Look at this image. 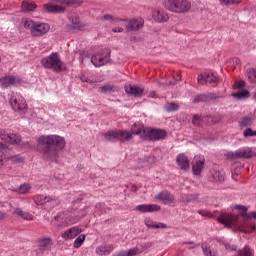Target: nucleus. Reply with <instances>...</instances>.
Returning <instances> with one entry per match:
<instances>
[{"mask_svg": "<svg viewBox=\"0 0 256 256\" xmlns=\"http://www.w3.org/2000/svg\"><path fill=\"white\" fill-rule=\"evenodd\" d=\"M9 151V147L7 145L0 143V161H3V155Z\"/></svg>", "mask_w": 256, "mask_h": 256, "instance_id": "43", "label": "nucleus"}, {"mask_svg": "<svg viewBox=\"0 0 256 256\" xmlns=\"http://www.w3.org/2000/svg\"><path fill=\"white\" fill-rule=\"evenodd\" d=\"M247 75L251 83H256V68L249 69Z\"/></svg>", "mask_w": 256, "mask_h": 256, "instance_id": "36", "label": "nucleus"}, {"mask_svg": "<svg viewBox=\"0 0 256 256\" xmlns=\"http://www.w3.org/2000/svg\"><path fill=\"white\" fill-rule=\"evenodd\" d=\"M133 134L127 130L118 131V141H131Z\"/></svg>", "mask_w": 256, "mask_h": 256, "instance_id": "28", "label": "nucleus"}, {"mask_svg": "<svg viewBox=\"0 0 256 256\" xmlns=\"http://www.w3.org/2000/svg\"><path fill=\"white\" fill-rule=\"evenodd\" d=\"M256 152L251 147H242L235 152L230 151L225 154L227 159H251V157H255Z\"/></svg>", "mask_w": 256, "mask_h": 256, "instance_id": "7", "label": "nucleus"}, {"mask_svg": "<svg viewBox=\"0 0 256 256\" xmlns=\"http://www.w3.org/2000/svg\"><path fill=\"white\" fill-rule=\"evenodd\" d=\"M22 25L25 29L30 31L32 37H43V35L49 33V29H51L48 23L35 22L31 18H22Z\"/></svg>", "mask_w": 256, "mask_h": 256, "instance_id": "2", "label": "nucleus"}, {"mask_svg": "<svg viewBox=\"0 0 256 256\" xmlns=\"http://www.w3.org/2000/svg\"><path fill=\"white\" fill-rule=\"evenodd\" d=\"M60 219H62V225L67 227V225H75V223H78L80 217L65 216V214H59L58 216H55V221H59Z\"/></svg>", "mask_w": 256, "mask_h": 256, "instance_id": "15", "label": "nucleus"}, {"mask_svg": "<svg viewBox=\"0 0 256 256\" xmlns=\"http://www.w3.org/2000/svg\"><path fill=\"white\" fill-rule=\"evenodd\" d=\"M212 175V179L214 181H218L219 183H221L222 181H225V173L223 171H219L217 169H214L211 172Z\"/></svg>", "mask_w": 256, "mask_h": 256, "instance_id": "29", "label": "nucleus"}, {"mask_svg": "<svg viewBox=\"0 0 256 256\" xmlns=\"http://www.w3.org/2000/svg\"><path fill=\"white\" fill-rule=\"evenodd\" d=\"M77 0H57L56 2H50L43 5L46 13H63L65 11V5H76Z\"/></svg>", "mask_w": 256, "mask_h": 256, "instance_id": "6", "label": "nucleus"}, {"mask_svg": "<svg viewBox=\"0 0 256 256\" xmlns=\"http://www.w3.org/2000/svg\"><path fill=\"white\" fill-rule=\"evenodd\" d=\"M103 207H104L103 203L96 204L95 213H97L98 215H101V213H104Z\"/></svg>", "mask_w": 256, "mask_h": 256, "instance_id": "48", "label": "nucleus"}, {"mask_svg": "<svg viewBox=\"0 0 256 256\" xmlns=\"http://www.w3.org/2000/svg\"><path fill=\"white\" fill-rule=\"evenodd\" d=\"M0 138L6 143L11 145H19L21 143V137L17 133L9 132L6 133L4 130L0 131Z\"/></svg>", "mask_w": 256, "mask_h": 256, "instance_id": "10", "label": "nucleus"}, {"mask_svg": "<svg viewBox=\"0 0 256 256\" xmlns=\"http://www.w3.org/2000/svg\"><path fill=\"white\" fill-rule=\"evenodd\" d=\"M70 21H72V24L74 25L75 29H79V17L77 15L72 14L69 17Z\"/></svg>", "mask_w": 256, "mask_h": 256, "instance_id": "42", "label": "nucleus"}, {"mask_svg": "<svg viewBox=\"0 0 256 256\" xmlns=\"http://www.w3.org/2000/svg\"><path fill=\"white\" fill-rule=\"evenodd\" d=\"M144 129L146 128L142 124L135 123L132 125L130 133H132V135H140L141 137Z\"/></svg>", "mask_w": 256, "mask_h": 256, "instance_id": "31", "label": "nucleus"}, {"mask_svg": "<svg viewBox=\"0 0 256 256\" xmlns=\"http://www.w3.org/2000/svg\"><path fill=\"white\" fill-rule=\"evenodd\" d=\"M111 60V56L109 52H99L91 57V63L94 67H103V65H107Z\"/></svg>", "mask_w": 256, "mask_h": 256, "instance_id": "9", "label": "nucleus"}, {"mask_svg": "<svg viewBox=\"0 0 256 256\" xmlns=\"http://www.w3.org/2000/svg\"><path fill=\"white\" fill-rule=\"evenodd\" d=\"M111 89V87L109 86H103L100 88V91H102V93H107V91H109Z\"/></svg>", "mask_w": 256, "mask_h": 256, "instance_id": "53", "label": "nucleus"}, {"mask_svg": "<svg viewBox=\"0 0 256 256\" xmlns=\"http://www.w3.org/2000/svg\"><path fill=\"white\" fill-rule=\"evenodd\" d=\"M161 206L157 204H141L136 206V211H140V213H153L155 211H159Z\"/></svg>", "mask_w": 256, "mask_h": 256, "instance_id": "18", "label": "nucleus"}, {"mask_svg": "<svg viewBox=\"0 0 256 256\" xmlns=\"http://www.w3.org/2000/svg\"><path fill=\"white\" fill-rule=\"evenodd\" d=\"M11 160L12 161H16L18 163H21V161H23V159L21 157H19V156H12Z\"/></svg>", "mask_w": 256, "mask_h": 256, "instance_id": "52", "label": "nucleus"}, {"mask_svg": "<svg viewBox=\"0 0 256 256\" xmlns=\"http://www.w3.org/2000/svg\"><path fill=\"white\" fill-rule=\"evenodd\" d=\"M51 245H53L51 238L41 239L39 241L38 248L36 249V254L43 255V253H46V251H49V249H51Z\"/></svg>", "mask_w": 256, "mask_h": 256, "instance_id": "14", "label": "nucleus"}, {"mask_svg": "<svg viewBox=\"0 0 256 256\" xmlns=\"http://www.w3.org/2000/svg\"><path fill=\"white\" fill-rule=\"evenodd\" d=\"M112 256H127V250L115 252Z\"/></svg>", "mask_w": 256, "mask_h": 256, "instance_id": "50", "label": "nucleus"}, {"mask_svg": "<svg viewBox=\"0 0 256 256\" xmlns=\"http://www.w3.org/2000/svg\"><path fill=\"white\" fill-rule=\"evenodd\" d=\"M39 147H43L41 154L43 159L57 163L59 161V152L65 149V138L59 135H42L38 138Z\"/></svg>", "mask_w": 256, "mask_h": 256, "instance_id": "1", "label": "nucleus"}, {"mask_svg": "<svg viewBox=\"0 0 256 256\" xmlns=\"http://www.w3.org/2000/svg\"><path fill=\"white\" fill-rule=\"evenodd\" d=\"M156 95H157V93L151 92V93L149 94V97H151L152 99H154V97H156Z\"/></svg>", "mask_w": 256, "mask_h": 256, "instance_id": "57", "label": "nucleus"}, {"mask_svg": "<svg viewBox=\"0 0 256 256\" xmlns=\"http://www.w3.org/2000/svg\"><path fill=\"white\" fill-rule=\"evenodd\" d=\"M225 248H226V249H231L232 251H235V249H236L235 246H232V247H231V245H229V244H225Z\"/></svg>", "mask_w": 256, "mask_h": 256, "instance_id": "55", "label": "nucleus"}, {"mask_svg": "<svg viewBox=\"0 0 256 256\" xmlns=\"http://www.w3.org/2000/svg\"><path fill=\"white\" fill-rule=\"evenodd\" d=\"M82 217H85V213L82 214Z\"/></svg>", "mask_w": 256, "mask_h": 256, "instance_id": "64", "label": "nucleus"}, {"mask_svg": "<svg viewBox=\"0 0 256 256\" xmlns=\"http://www.w3.org/2000/svg\"><path fill=\"white\" fill-rule=\"evenodd\" d=\"M80 79H81V81H84L85 83H93V81L91 79H87V78H85V76H82Z\"/></svg>", "mask_w": 256, "mask_h": 256, "instance_id": "54", "label": "nucleus"}, {"mask_svg": "<svg viewBox=\"0 0 256 256\" xmlns=\"http://www.w3.org/2000/svg\"><path fill=\"white\" fill-rule=\"evenodd\" d=\"M192 123L193 125L200 127L201 125H203V123L207 124V117L201 118V116L199 115H194L192 117Z\"/></svg>", "mask_w": 256, "mask_h": 256, "instance_id": "32", "label": "nucleus"}, {"mask_svg": "<svg viewBox=\"0 0 256 256\" xmlns=\"http://www.w3.org/2000/svg\"><path fill=\"white\" fill-rule=\"evenodd\" d=\"M152 18L157 23H165V21H168L169 15H167V12L163 8H156L152 12Z\"/></svg>", "mask_w": 256, "mask_h": 256, "instance_id": "13", "label": "nucleus"}, {"mask_svg": "<svg viewBox=\"0 0 256 256\" xmlns=\"http://www.w3.org/2000/svg\"><path fill=\"white\" fill-rule=\"evenodd\" d=\"M222 5H239L243 0H219Z\"/></svg>", "mask_w": 256, "mask_h": 256, "instance_id": "39", "label": "nucleus"}, {"mask_svg": "<svg viewBox=\"0 0 256 256\" xmlns=\"http://www.w3.org/2000/svg\"><path fill=\"white\" fill-rule=\"evenodd\" d=\"M105 141H119L118 131L112 130L103 134Z\"/></svg>", "mask_w": 256, "mask_h": 256, "instance_id": "30", "label": "nucleus"}, {"mask_svg": "<svg viewBox=\"0 0 256 256\" xmlns=\"http://www.w3.org/2000/svg\"><path fill=\"white\" fill-rule=\"evenodd\" d=\"M232 209H237L238 211H241L242 215H245V213H247V207L243 205H234Z\"/></svg>", "mask_w": 256, "mask_h": 256, "instance_id": "47", "label": "nucleus"}, {"mask_svg": "<svg viewBox=\"0 0 256 256\" xmlns=\"http://www.w3.org/2000/svg\"><path fill=\"white\" fill-rule=\"evenodd\" d=\"M197 81L200 85L203 83H217L219 79L213 74H200L197 78Z\"/></svg>", "mask_w": 256, "mask_h": 256, "instance_id": "21", "label": "nucleus"}, {"mask_svg": "<svg viewBox=\"0 0 256 256\" xmlns=\"http://www.w3.org/2000/svg\"><path fill=\"white\" fill-rule=\"evenodd\" d=\"M202 251L204 255L206 256H213V252H211V249L209 248V245L207 244H202Z\"/></svg>", "mask_w": 256, "mask_h": 256, "instance_id": "44", "label": "nucleus"}, {"mask_svg": "<svg viewBox=\"0 0 256 256\" xmlns=\"http://www.w3.org/2000/svg\"><path fill=\"white\" fill-rule=\"evenodd\" d=\"M157 199L160 200L165 205H169V204H171L175 200L173 195L171 193H169L168 191L160 192L157 195Z\"/></svg>", "mask_w": 256, "mask_h": 256, "instance_id": "24", "label": "nucleus"}, {"mask_svg": "<svg viewBox=\"0 0 256 256\" xmlns=\"http://www.w3.org/2000/svg\"><path fill=\"white\" fill-rule=\"evenodd\" d=\"M239 256H253V250L248 246H245L242 250L239 251Z\"/></svg>", "mask_w": 256, "mask_h": 256, "instance_id": "38", "label": "nucleus"}, {"mask_svg": "<svg viewBox=\"0 0 256 256\" xmlns=\"http://www.w3.org/2000/svg\"><path fill=\"white\" fill-rule=\"evenodd\" d=\"M96 254L100 256L111 255L115 251V246L113 244H102L96 248Z\"/></svg>", "mask_w": 256, "mask_h": 256, "instance_id": "19", "label": "nucleus"}, {"mask_svg": "<svg viewBox=\"0 0 256 256\" xmlns=\"http://www.w3.org/2000/svg\"><path fill=\"white\" fill-rule=\"evenodd\" d=\"M141 137L147 141H159L167 137V132L161 129L146 128L143 130Z\"/></svg>", "mask_w": 256, "mask_h": 256, "instance_id": "8", "label": "nucleus"}, {"mask_svg": "<svg viewBox=\"0 0 256 256\" xmlns=\"http://www.w3.org/2000/svg\"><path fill=\"white\" fill-rule=\"evenodd\" d=\"M9 103L13 111H16V113H21L22 115L27 113V101H25V98L21 96V94L17 92H11Z\"/></svg>", "mask_w": 256, "mask_h": 256, "instance_id": "5", "label": "nucleus"}, {"mask_svg": "<svg viewBox=\"0 0 256 256\" xmlns=\"http://www.w3.org/2000/svg\"><path fill=\"white\" fill-rule=\"evenodd\" d=\"M21 8L23 13H31V11L37 9V4L35 2L23 1Z\"/></svg>", "mask_w": 256, "mask_h": 256, "instance_id": "27", "label": "nucleus"}, {"mask_svg": "<svg viewBox=\"0 0 256 256\" xmlns=\"http://www.w3.org/2000/svg\"><path fill=\"white\" fill-rule=\"evenodd\" d=\"M125 91L127 95H133V97H141L143 95V88L135 85H126Z\"/></svg>", "mask_w": 256, "mask_h": 256, "instance_id": "22", "label": "nucleus"}, {"mask_svg": "<svg viewBox=\"0 0 256 256\" xmlns=\"http://www.w3.org/2000/svg\"><path fill=\"white\" fill-rule=\"evenodd\" d=\"M144 223L149 229H167V224L154 221L151 218H146Z\"/></svg>", "mask_w": 256, "mask_h": 256, "instance_id": "23", "label": "nucleus"}, {"mask_svg": "<svg viewBox=\"0 0 256 256\" xmlns=\"http://www.w3.org/2000/svg\"><path fill=\"white\" fill-rule=\"evenodd\" d=\"M41 65L45 69H51L54 73H61L65 69V62L61 61L59 54L56 52L44 57L41 60Z\"/></svg>", "mask_w": 256, "mask_h": 256, "instance_id": "3", "label": "nucleus"}, {"mask_svg": "<svg viewBox=\"0 0 256 256\" xmlns=\"http://www.w3.org/2000/svg\"><path fill=\"white\" fill-rule=\"evenodd\" d=\"M87 209H89V207L84 208V211H87Z\"/></svg>", "mask_w": 256, "mask_h": 256, "instance_id": "63", "label": "nucleus"}, {"mask_svg": "<svg viewBox=\"0 0 256 256\" xmlns=\"http://www.w3.org/2000/svg\"><path fill=\"white\" fill-rule=\"evenodd\" d=\"M235 175L237 176V175H239V173H236L235 171H233V172H232V177H233V179H235Z\"/></svg>", "mask_w": 256, "mask_h": 256, "instance_id": "61", "label": "nucleus"}, {"mask_svg": "<svg viewBox=\"0 0 256 256\" xmlns=\"http://www.w3.org/2000/svg\"><path fill=\"white\" fill-rule=\"evenodd\" d=\"M113 33H123V31H125V29H123V27H115L112 29Z\"/></svg>", "mask_w": 256, "mask_h": 256, "instance_id": "51", "label": "nucleus"}, {"mask_svg": "<svg viewBox=\"0 0 256 256\" xmlns=\"http://www.w3.org/2000/svg\"><path fill=\"white\" fill-rule=\"evenodd\" d=\"M102 19H104V21H114L115 23H119V21H127V20L121 19V18H114L113 16H111L109 14L103 15Z\"/></svg>", "mask_w": 256, "mask_h": 256, "instance_id": "40", "label": "nucleus"}, {"mask_svg": "<svg viewBox=\"0 0 256 256\" xmlns=\"http://www.w3.org/2000/svg\"><path fill=\"white\" fill-rule=\"evenodd\" d=\"M232 96H234L236 99H247V97H249V91L239 90L238 92L233 93Z\"/></svg>", "mask_w": 256, "mask_h": 256, "instance_id": "34", "label": "nucleus"}, {"mask_svg": "<svg viewBox=\"0 0 256 256\" xmlns=\"http://www.w3.org/2000/svg\"><path fill=\"white\" fill-rule=\"evenodd\" d=\"M201 97H203V96H198L197 98H195L194 103H196V101H199V99H201Z\"/></svg>", "mask_w": 256, "mask_h": 256, "instance_id": "62", "label": "nucleus"}, {"mask_svg": "<svg viewBox=\"0 0 256 256\" xmlns=\"http://www.w3.org/2000/svg\"><path fill=\"white\" fill-rule=\"evenodd\" d=\"M11 85H19V79L15 76H5L0 78V87L2 89H7L8 87H11Z\"/></svg>", "mask_w": 256, "mask_h": 256, "instance_id": "17", "label": "nucleus"}, {"mask_svg": "<svg viewBox=\"0 0 256 256\" xmlns=\"http://www.w3.org/2000/svg\"><path fill=\"white\" fill-rule=\"evenodd\" d=\"M243 87H245V82L244 81L236 82L235 85H234V89H243Z\"/></svg>", "mask_w": 256, "mask_h": 256, "instance_id": "49", "label": "nucleus"}, {"mask_svg": "<svg viewBox=\"0 0 256 256\" xmlns=\"http://www.w3.org/2000/svg\"><path fill=\"white\" fill-rule=\"evenodd\" d=\"M252 125H253V119H251L250 117H244L240 121V127H251Z\"/></svg>", "mask_w": 256, "mask_h": 256, "instance_id": "37", "label": "nucleus"}, {"mask_svg": "<svg viewBox=\"0 0 256 256\" xmlns=\"http://www.w3.org/2000/svg\"><path fill=\"white\" fill-rule=\"evenodd\" d=\"M34 201H35L36 205H45V203L55 201V198H53L51 196L37 195L34 197Z\"/></svg>", "mask_w": 256, "mask_h": 256, "instance_id": "26", "label": "nucleus"}, {"mask_svg": "<svg viewBox=\"0 0 256 256\" xmlns=\"http://www.w3.org/2000/svg\"><path fill=\"white\" fill-rule=\"evenodd\" d=\"M199 213H200V215H209V213H207L205 211H200Z\"/></svg>", "mask_w": 256, "mask_h": 256, "instance_id": "59", "label": "nucleus"}, {"mask_svg": "<svg viewBox=\"0 0 256 256\" xmlns=\"http://www.w3.org/2000/svg\"><path fill=\"white\" fill-rule=\"evenodd\" d=\"M24 148H29V147H31V144H29V142H26V143H24Z\"/></svg>", "mask_w": 256, "mask_h": 256, "instance_id": "58", "label": "nucleus"}, {"mask_svg": "<svg viewBox=\"0 0 256 256\" xmlns=\"http://www.w3.org/2000/svg\"><path fill=\"white\" fill-rule=\"evenodd\" d=\"M85 242V235L82 234L80 236H78L75 241H74V248L75 249H79V247H81L83 245V243Z\"/></svg>", "mask_w": 256, "mask_h": 256, "instance_id": "35", "label": "nucleus"}, {"mask_svg": "<svg viewBox=\"0 0 256 256\" xmlns=\"http://www.w3.org/2000/svg\"><path fill=\"white\" fill-rule=\"evenodd\" d=\"M195 247V244L189 243V249H193Z\"/></svg>", "mask_w": 256, "mask_h": 256, "instance_id": "60", "label": "nucleus"}, {"mask_svg": "<svg viewBox=\"0 0 256 256\" xmlns=\"http://www.w3.org/2000/svg\"><path fill=\"white\" fill-rule=\"evenodd\" d=\"M14 215L21 217L25 221H33V216L31 213L23 211L21 208H14Z\"/></svg>", "mask_w": 256, "mask_h": 256, "instance_id": "25", "label": "nucleus"}, {"mask_svg": "<svg viewBox=\"0 0 256 256\" xmlns=\"http://www.w3.org/2000/svg\"><path fill=\"white\" fill-rule=\"evenodd\" d=\"M81 231V228L75 226L62 233L61 237L62 239H65V241H68L69 239H75L77 235H80Z\"/></svg>", "mask_w": 256, "mask_h": 256, "instance_id": "20", "label": "nucleus"}, {"mask_svg": "<svg viewBox=\"0 0 256 256\" xmlns=\"http://www.w3.org/2000/svg\"><path fill=\"white\" fill-rule=\"evenodd\" d=\"M244 137H256V130H253L251 128H246L243 131Z\"/></svg>", "mask_w": 256, "mask_h": 256, "instance_id": "41", "label": "nucleus"}, {"mask_svg": "<svg viewBox=\"0 0 256 256\" xmlns=\"http://www.w3.org/2000/svg\"><path fill=\"white\" fill-rule=\"evenodd\" d=\"M29 191H31V184L28 183H24L18 188V193H20V195H26Z\"/></svg>", "mask_w": 256, "mask_h": 256, "instance_id": "33", "label": "nucleus"}, {"mask_svg": "<svg viewBox=\"0 0 256 256\" xmlns=\"http://www.w3.org/2000/svg\"><path fill=\"white\" fill-rule=\"evenodd\" d=\"M179 109V106L176 103H168L166 104V111H177Z\"/></svg>", "mask_w": 256, "mask_h": 256, "instance_id": "45", "label": "nucleus"}, {"mask_svg": "<svg viewBox=\"0 0 256 256\" xmlns=\"http://www.w3.org/2000/svg\"><path fill=\"white\" fill-rule=\"evenodd\" d=\"M176 163L178 165V167L182 170V171H188V169H190L191 164L189 162V158L187 157V155L185 154H179L176 157Z\"/></svg>", "mask_w": 256, "mask_h": 256, "instance_id": "16", "label": "nucleus"}, {"mask_svg": "<svg viewBox=\"0 0 256 256\" xmlns=\"http://www.w3.org/2000/svg\"><path fill=\"white\" fill-rule=\"evenodd\" d=\"M205 167V157L203 156H195L193 160L192 170L194 175H201Z\"/></svg>", "mask_w": 256, "mask_h": 256, "instance_id": "11", "label": "nucleus"}, {"mask_svg": "<svg viewBox=\"0 0 256 256\" xmlns=\"http://www.w3.org/2000/svg\"><path fill=\"white\" fill-rule=\"evenodd\" d=\"M127 256H135L137 255V253H141V251H139V248H131L129 250H126Z\"/></svg>", "mask_w": 256, "mask_h": 256, "instance_id": "46", "label": "nucleus"}, {"mask_svg": "<svg viewBox=\"0 0 256 256\" xmlns=\"http://www.w3.org/2000/svg\"><path fill=\"white\" fill-rule=\"evenodd\" d=\"M5 219V213L0 211V221H3Z\"/></svg>", "mask_w": 256, "mask_h": 256, "instance_id": "56", "label": "nucleus"}, {"mask_svg": "<svg viewBox=\"0 0 256 256\" xmlns=\"http://www.w3.org/2000/svg\"><path fill=\"white\" fill-rule=\"evenodd\" d=\"M145 24V20L143 18H133L129 20L128 24L126 25V31H139V29L143 28Z\"/></svg>", "mask_w": 256, "mask_h": 256, "instance_id": "12", "label": "nucleus"}, {"mask_svg": "<svg viewBox=\"0 0 256 256\" xmlns=\"http://www.w3.org/2000/svg\"><path fill=\"white\" fill-rule=\"evenodd\" d=\"M163 5L168 11L179 15L191 11V2L188 0H163Z\"/></svg>", "mask_w": 256, "mask_h": 256, "instance_id": "4", "label": "nucleus"}]
</instances>
